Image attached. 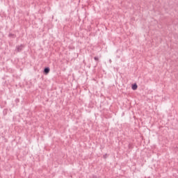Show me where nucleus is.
<instances>
[{
  "label": "nucleus",
  "instance_id": "nucleus-1",
  "mask_svg": "<svg viewBox=\"0 0 178 178\" xmlns=\"http://www.w3.org/2000/svg\"><path fill=\"white\" fill-rule=\"evenodd\" d=\"M23 48H24V44L16 46L17 52H22V51H23Z\"/></svg>",
  "mask_w": 178,
  "mask_h": 178
},
{
  "label": "nucleus",
  "instance_id": "nucleus-2",
  "mask_svg": "<svg viewBox=\"0 0 178 178\" xmlns=\"http://www.w3.org/2000/svg\"><path fill=\"white\" fill-rule=\"evenodd\" d=\"M50 71H51V69L49 68V67H46L44 69L43 73L44 74H48Z\"/></svg>",
  "mask_w": 178,
  "mask_h": 178
},
{
  "label": "nucleus",
  "instance_id": "nucleus-3",
  "mask_svg": "<svg viewBox=\"0 0 178 178\" xmlns=\"http://www.w3.org/2000/svg\"><path fill=\"white\" fill-rule=\"evenodd\" d=\"M131 88L132 90H136L137 88H138V86H137V83H134L132 84Z\"/></svg>",
  "mask_w": 178,
  "mask_h": 178
},
{
  "label": "nucleus",
  "instance_id": "nucleus-4",
  "mask_svg": "<svg viewBox=\"0 0 178 178\" xmlns=\"http://www.w3.org/2000/svg\"><path fill=\"white\" fill-rule=\"evenodd\" d=\"M8 37L10 38H16V35H15V34H13V33H9L8 34Z\"/></svg>",
  "mask_w": 178,
  "mask_h": 178
},
{
  "label": "nucleus",
  "instance_id": "nucleus-5",
  "mask_svg": "<svg viewBox=\"0 0 178 178\" xmlns=\"http://www.w3.org/2000/svg\"><path fill=\"white\" fill-rule=\"evenodd\" d=\"M3 114L4 116H6V115H8V108H5L3 111Z\"/></svg>",
  "mask_w": 178,
  "mask_h": 178
},
{
  "label": "nucleus",
  "instance_id": "nucleus-6",
  "mask_svg": "<svg viewBox=\"0 0 178 178\" xmlns=\"http://www.w3.org/2000/svg\"><path fill=\"white\" fill-rule=\"evenodd\" d=\"M94 60L97 62V63H98V62H99V58H98V56H95Z\"/></svg>",
  "mask_w": 178,
  "mask_h": 178
},
{
  "label": "nucleus",
  "instance_id": "nucleus-7",
  "mask_svg": "<svg viewBox=\"0 0 178 178\" xmlns=\"http://www.w3.org/2000/svg\"><path fill=\"white\" fill-rule=\"evenodd\" d=\"M15 102L16 104H19V102H20V99L19 98H17V99H15Z\"/></svg>",
  "mask_w": 178,
  "mask_h": 178
},
{
  "label": "nucleus",
  "instance_id": "nucleus-8",
  "mask_svg": "<svg viewBox=\"0 0 178 178\" xmlns=\"http://www.w3.org/2000/svg\"><path fill=\"white\" fill-rule=\"evenodd\" d=\"M103 158L104 159H106L108 158V154H105L104 155H103Z\"/></svg>",
  "mask_w": 178,
  "mask_h": 178
},
{
  "label": "nucleus",
  "instance_id": "nucleus-9",
  "mask_svg": "<svg viewBox=\"0 0 178 178\" xmlns=\"http://www.w3.org/2000/svg\"><path fill=\"white\" fill-rule=\"evenodd\" d=\"M68 48H69V49H74V47L69 46Z\"/></svg>",
  "mask_w": 178,
  "mask_h": 178
},
{
  "label": "nucleus",
  "instance_id": "nucleus-10",
  "mask_svg": "<svg viewBox=\"0 0 178 178\" xmlns=\"http://www.w3.org/2000/svg\"><path fill=\"white\" fill-rule=\"evenodd\" d=\"M128 148H129V149L131 148V143H129V144L128 145Z\"/></svg>",
  "mask_w": 178,
  "mask_h": 178
},
{
  "label": "nucleus",
  "instance_id": "nucleus-11",
  "mask_svg": "<svg viewBox=\"0 0 178 178\" xmlns=\"http://www.w3.org/2000/svg\"><path fill=\"white\" fill-rule=\"evenodd\" d=\"M92 178H98V177H97V175H93Z\"/></svg>",
  "mask_w": 178,
  "mask_h": 178
}]
</instances>
